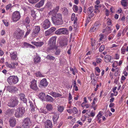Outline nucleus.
Returning <instances> with one entry per match:
<instances>
[{
	"mask_svg": "<svg viewBox=\"0 0 128 128\" xmlns=\"http://www.w3.org/2000/svg\"><path fill=\"white\" fill-rule=\"evenodd\" d=\"M44 43L43 42H32V44L35 46L38 47H41L44 44Z\"/></svg>",
	"mask_w": 128,
	"mask_h": 128,
	"instance_id": "6ab92c4d",
	"label": "nucleus"
},
{
	"mask_svg": "<svg viewBox=\"0 0 128 128\" xmlns=\"http://www.w3.org/2000/svg\"><path fill=\"white\" fill-rule=\"evenodd\" d=\"M20 99L21 100L23 101L24 103H26L27 102V100L25 97L22 98Z\"/></svg>",
	"mask_w": 128,
	"mask_h": 128,
	"instance_id": "e2e57ef3",
	"label": "nucleus"
},
{
	"mask_svg": "<svg viewBox=\"0 0 128 128\" xmlns=\"http://www.w3.org/2000/svg\"><path fill=\"white\" fill-rule=\"evenodd\" d=\"M59 8V6H57L53 10L50 11V13L52 15H53V14H56V13L58 12Z\"/></svg>",
	"mask_w": 128,
	"mask_h": 128,
	"instance_id": "aec40b11",
	"label": "nucleus"
},
{
	"mask_svg": "<svg viewBox=\"0 0 128 128\" xmlns=\"http://www.w3.org/2000/svg\"><path fill=\"white\" fill-rule=\"evenodd\" d=\"M82 11V8L81 7H79L78 8V12L79 14H80Z\"/></svg>",
	"mask_w": 128,
	"mask_h": 128,
	"instance_id": "338daca9",
	"label": "nucleus"
},
{
	"mask_svg": "<svg viewBox=\"0 0 128 128\" xmlns=\"http://www.w3.org/2000/svg\"><path fill=\"white\" fill-rule=\"evenodd\" d=\"M30 18L28 17H27L24 20V22L25 24V23L26 24H28L30 23Z\"/></svg>",
	"mask_w": 128,
	"mask_h": 128,
	"instance_id": "f704fd0d",
	"label": "nucleus"
},
{
	"mask_svg": "<svg viewBox=\"0 0 128 128\" xmlns=\"http://www.w3.org/2000/svg\"><path fill=\"white\" fill-rule=\"evenodd\" d=\"M40 58L39 56H37L34 59V63L36 64L39 62L40 61Z\"/></svg>",
	"mask_w": 128,
	"mask_h": 128,
	"instance_id": "c85d7f7f",
	"label": "nucleus"
},
{
	"mask_svg": "<svg viewBox=\"0 0 128 128\" xmlns=\"http://www.w3.org/2000/svg\"><path fill=\"white\" fill-rule=\"evenodd\" d=\"M26 28L27 29V31L25 36H26L30 33V32L31 30V29L30 28L29 26H27Z\"/></svg>",
	"mask_w": 128,
	"mask_h": 128,
	"instance_id": "e433bc0d",
	"label": "nucleus"
},
{
	"mask_svg": "<svg viewBox=\"0 0 128 128\" xmlns=\"http://www.w3.org/2000/svg\"><path fill=\"white\" fill-rule=\"evenodd\" d=\"M44 0H41L39 3H37L36 5V7L38 8H40L44 4Z\"/></svg>",
	"mask_w": 128,
	"mask_h": 128,
	"instance_id": "5701e85b",
	"label": "nucleus"
},
{
	"mask_svg": "<svg viewBox=\"0 0 128 128\" xmlns=\"http://www.w3.org/2000/svg\"><path fill=\"white\" fill-rule=\"evenodd\" d=\"M75 15L73 13L72 14L71 19L72 21L74 20V23L76 22L77 21V18L76 17L75 18Z\"/></svg>",
	"mask_w": 128,
	"mask_h": 128,
	"instance_id": "473e14b6",
	"label": "nucleus"
},
{
	"mask_svg": "<svg viewBox=\"0 0 128 128\" xmlns=\"http://www.w3.org/2000/svg\"><path fill=\"white\" fill-rule=\"evenodd\" d=\"M102 115L101 114V112L100 111L99 112L98 114L97 115V120H99L100 118L102 116Z\"/></svg>",
	"mask_w": 128,
	"mask_h": 128,
	"instance_id": "5fc2aeb1",
	"label": "nucleus"
},
{
	"mask_svg": "<svg viewBox=\"0 0 128 128\" xmlns=\"http://www.w3.org/2000/svg\"><path fill=\"white\" fill-rule=\"evenodd\" d=\"M31 122L29 118H26L23 121L22 126L24 128H28L29 125L31 124Z\"/></svg>",
	"mask_w": 128,
	"mask_h": 128,
	"instance_id": "9d476101",
	"label": "nucleus"
},
{
	"mask_svg": "<svg viewBox=\"0 0 128 128\" xmlns=\"http://www.w3.org/2000/svg\"><path fill=\"white\" fill-rule=\"evenodd\" d=\"M91 15H90L89 17L87 18V20L86 21V22L88 21V22L89 20H90L92 16H94V14L93 13H92L91 14Z\"/></svg>",
	"mask_w": 128,
	"mask_h": 128,
	"instance_id": "4d7b16f0",
	"label": "nucleus"
},
{
	"mask_svg": "<svg viewBox=\"0 0 128 128\" xmlns=\"http://www.w3.org/2000/svg\"><path fill=\"white\" fill-rule=\"evenodd\" d=\"M5 64L7 67L11 68H12V67L11 64H9L8 62H6L5 63Z\"/></svg>",
	"mask_w": 128,
	"mask_h": 128,
	"instance_id": "6e6d98bb",
	"label": "nucleus"
},
{
	"mask_svg": "<svg viewBox=\"0 0 128 128\" xmlns=\"http://www.w3.org/2000/svg\"><path fill=\"white\" fill-rule=\"evenodd\" d=\"M62 13L64 16H68V11L67 8L65 7L62 8Z\"/></svg>",
	"mask_w": 128,
	"mask_h": 128,
	"instance_id": "412c9836",
	"label": "nucleus"
},
{
	"mask_svg": "<svg viewBox=\"0 0 128 128\" xmlns=\"http://www.w3.org/2000/svg\"><path fill=\"white\" fill-rule=\"evenodd\" d=\"M10 126L12 127H14L16 124V119L14 118L11 117L9 120Z\"/></svg>",
	"mask_w": 128,
	"mask_h": 128,
	"instance_id": "2eb2a0df",
	"label": "nucleus"
},
{
	"mask_svg": "<svg viewBox=\"0 0 128 128\" xmlns=\"http://www.w3.org/2000/svg\"><path fill=\"white\" fill-rule=\"evenodd\" d=\"M46 100L47 101L52 102L53 101V98L50 96L47 95L46 97Z\"/></svg>",
	"mask_w": 128,
	"mask_h": 128,
	"instance_id": "b1692460",
	"label": "nucleus"
},
{
	"mask_svg": "<svg viewBox=\"0 0 128 128\" xmlns=\"http://www.w3.org/2000/svg\"><path fill=\"white\" fill-rule=\"evenodd\" d=\"M68 40H64L61 41L60 42V45L61 46H66L67 45Z\"/></svg>",
	"mask_w": 128,
	"mask_h": 128,
	"instance_id": "393cba45",
	"label": "nucleus"
},
{
	"mask_svg": "<svg viewBox=\"0 0 128 128\" xmlns=\"http://www.w3.org/2000/svg\"><path fill=\"white\" fill-rule=\"evenodd\" d=\"M94 10V8L93 6H90L88 8L87 10L88 13L89 14H90L93 12Z\"/></svg>",
	"mask_w": 128,
	"mask_h": 128,
	"instance_id": "7c9ffc66",
	"label": "nucleus"
},
{
	"mask_svg": "<svg viewBox=\"0 0 128 128\" xmlns=\"http://www.w3.org/2000/svg\"><path fill=\"white\" fill-rule=\"evenodd\" d=\"M127 0H122L121 1V3L122 6L126 7L128 5Z\"/></svg>",
	"mask_w": 128,
	"mask_h": 128,
	"instance_id": "2f4dec72",
	"label": "nucleus"
},
{
	"mask_svg": "<svg viewBox=\"0 0 128 128\" xmlns=\"http://www.w3.org/2000/svg\"><path fill=\"white\" fill-rule=\"evenodd\" d=\"M62 96V95L58 93L54 92L52 96L55 98L60 97Z\"/></svg>",
	"mask_w": 128,
	"mask_h": 128,
	"instance_id": "4c0bfd02",
	"label": "nucleus"
},
{
	"mask_svg": "<svg viewBox=\"0 0 128 128\" xmlns=\"http://www.w3.org/2000/svg\"><path fill=\"white\" fill-rule=\"evenodd\" d=\"M95 43V40H94L92 39L91 41V46H94Z\"/></svg>",
	"mask_w": 128,
	"mask_h": 128,
	"instance_id": "052dcab7",
	"label": "nucleus"
},
{
	"mask_svg": "<svg viewBox=\"0 0 128 128\" xmlns=\"http://www.w3.org/2000/svg\"><path fill=\"white\" fill-rule=\"evenodd\" d=\"M39 0H28L29 2L32 4H34L37 2Z\"/></svg>",
	"mask_w": 128,
	"mask_h": 128,
	"instance_id": "603ef678",
	"label": "nucleus"
},
{
	"mask_svg": "<svg viewBox=\"0 0 128 128\" xmlns=\"http://www.w3.org/2000/svg\"><path fill=\"white\" fill-rule=\"evenodd\" d=\"M20 15L19 12L16 11L14 12L12 16V19L14 22H16L19 20Z\"/></svg>",
	"mask_w": 128,
	"mask_h": 128,
	"instance_id": "6e6552de",
	"label": "nucleus"
},
{
	"mask_svg": "<svg viewBox=\"0 0 128 128\" xmlns=\"http://www.w3.org/2000/svg\"><path fill=\"white\" fill-rule=\"evenodd\" d=\"M58 118V116L57 115H54L53 117V120L54 124H56V121Z\"/></svg>",
	"mask_w": 128,
	"mask_h": 128,
	"instance_id": "72a5a7b5",
	"label": "nucleus"
},
{
	"mask_svg": "<svg viewBox=\"0 0 128 128\" xmlns=\"http://www.w3.org/2000/svg\"><path fill=\"white\" fill-rule=\"evenodd\" d=\"M36 81L35 80H33L31 82L30 88L35 90H36L38 89V87L36 84Z\"/></svg>",
	"mask_w": 128,
	"mask_h": 128,
	"instance_id": "4468645a",
	"label": "nucleus"
},
{
	"mask_svg": "<svg viewBox=\"0 0 128 128\" xmlns=\"http://www.w3.org/2000/svg\"><path fill=\"white\" fill-rule=\"evenodd\" d=\"M72 112L74 114H76L78 112V110L77 108L76 107H74L72 109Z\"/></svg>",
	"mask_w": 128,
	"mask_h": 128,
	"instance_id": "a18cd8bd",
	"label": "nucleus"
},
{
	"mask_svg": "<svg viewBox=\"0 0 128 128\" xmlns=\"http://www.w3.org/2000/svg\"><path fill=\"white\" fill-rule=\"evenodd\" d=\"M45 126L46 128H52V122L49 120L45 122Z\"/></svg>",
	"mask_w": 128,
	"mask_h": 128,
	"instance_id": "f3484780",
	"label": "nucleus"
},
{
	"mask_svg": "<svg viewBox=\"0 0 128 128\" xmlns=\"http://www.w3.org/2000/svg\"><path fill=\"white\" fill-rule=\"evenodd\" d=\"M52 34L49 30H47L46 32H45L44 33V34L46 36H49L51 34Z\"/></svg>",
	"mask_w": 128,
	"mask_h": 128,
	"instance_id": "c03bdc74",
	"label": "nucleus"
},
{
	"mask_svg": "<svg viewBox=\"0 0 128 128\" xmlns=\"http://www.w3.org/2000/svg\"><path fill=\"white\" fill-rule=\"evenodd\" d=\"M40 112L43 113L44 114H46L48 113L47 111L46 110H44L42 108H41L39 110Z\"/></svg>",
	"mask_w": 128,
	"mask_h": 128,
	"instance_id": "37998d69",
	"label": "nucleus"
},
{
	"mask_svg": "<svg viewBox=\"0 0 128 128\" xmlns=\"http://www.w3.org/2000/svg\"><path fill=\"white\" fill-rule=\"evenodd\" d=\"M12 7V5L11 4H10L7 5L6 6V10H8L10 9Z\"/></svg>",
	"mask_w": 128,
	"mask_h": 128,
	"instance_id": "864d4df0",
	"label": "nucleus"
},
{
	"mask_svg": "<svg viewBox=\"0 0 128 128\" xmlns=\"http://www.w3.org/2000/svg\"><path fill=\"white\" fill-rule=\"evenodd\" d=\"M52 6V4L50 2H48L46 3V6L48 7H49Z\"/></svg>",
	"mask_w": 128,
	"mask_h": 128,
	"instance_id": "680f3d73",
	"label": "nucleus"
},
{
	"mask_svg": "<svg viewBox=\"0 0 128 128\" xmlns=\"http://www.w3.org/2000/svg\"><path fill=\"white\" fill-rule=\"evenodd\" d=\"M122 32V31H121V30L120 31L117 36V37H119L121 35Z\"/></svg>",
	"mask_w": 128,
	"mask_h": 128,
	"instance_id": "774afa93",
	"label": "nucleus"
},
{
	"mask_svg": "<svg viewBox=\"0 0 128 128\" xmlns=\"http://www.w3.org/2000/svg\"><path fill=\"white\" fill-rule=\"evenodd\" d=\"M52 20L54 24L55 25H60L63 23L62 14L60 13L56 14L52 17Z\"/></svg>",
	"mask_w": 128,
	"mask_h": 128,
	"instance_id": "f257e3e1",
	"label": "nucleus"
},
{
	"mask_svg": "<svg viewBox=\"0 0 128 128\" xmlns=\"http://www.w3.org/2000/svg\"><path fill=\"white\" fill-rule=\"evenodd\" d=\"M29 102L30 104V108H32L31 110H34V106L32 102L30 100Z\"/></svg>",
	"mask_w": 128,
	"mask_h": 128,
	"instance_id": "58836bf2",
	"label": "nucleus"
},
{
	"mask_svg": "<svg viewBox=\"0 0 128 128\" xmlns=\"http://www.w3.org/2000/svg\"><path fill=\"white\" fill-rule=\"evenodd\" d=\"M10 56L12 60H16L17 59L16 52V51H13L12 49H11L10 50Z\"/></svg>",
	"mask_w": 128,
	"mask_h": 128,
	"instance_id": "f8f14e48",
	"label": "nucleus"
},
{
	"mask_svg": "<svg viewBox=\"0 0 128 128\" xmlns=\"http://www.w3.org/2000/svg\"><path fill=\"white\" fill-rule=\"evenodd\" d=\"M50 22L48 20L46 19L44 20L43 23L42 27L44 29H47L50 26Z\"/></svg>",
	"mask_w": 128,
	"mask_h": 128,
	"instance_id": "9b49d317",
	"label": "nucleus"
},
{
	"mask_svg": "<svg viewBox=\"0 0 128 128\" xmlns=\"http://www.w3.org/2000/svg\"><path fill=\"white\" fill-rule=\"evenodd\" d=\"M24 112V108L23 107H19L16 111L15 115L18 118L22 117L23 116Z\"/></svg>",
	"mask_w": 128,
	"mask_h": 128,
	"instance_id": "423d86ee",
	"label": "nucleus"
},
{
	"mask_svg": "<svg viewBox=\"0 0 128 128\" xmlns=\"http://www.w3.org/2000/svg\"><path fill=\"white\" fill-rule=\"evenodd\" d=\"M96 112H93L92 110V111L90 113V115H89V116L90 117H93L95 114Z\"/></svg>",
	"mask_w": 128,
	"mask_h": 128,
	"instance_id": "8fccbe9b",
	"label": "nucleus"
},
{
	"mask_svg": "<svg viewBox=\"0 0 128 128\" xmlns=\"http://www.w3.org/2000/svg\"><path fill=\"white\" fill-rule=\"evenodd\" d=\"M119 79V77H118L117 78H116L114 80V83H116V84H117L118 83V80Z\"/></svg>",
	"mask_w": 128,
	"mask_h": 128,
	"instance_id": "69168bd1",
	"label": "nucleus"
},
{
	"mask_svg": "<svg viewBox=\"0 0 128 128\" xmlns=\"http://www.w3.org/2000/svg\"><path fill=\"white\" fill-rule=\"evenodd\" d=\"M47 59L49 60H56L55 58L53 56H51L50 54L48 55L46 57Z\"/></svg>",
	"mask_w": 128,
	"mask_h": 128,
	"instance_id": "cd10ccee",
	"label": "nucleus"
},
{
	"mask_svg": "<svg viewBox=\"0 0 128 128\" xmlns=\"http://www.w3.org/2000/svg\"><path fill=\"white\" fill-rule=\"evenodd\" d=\"M56 30V28L54 27H52L50 29H49L52 34Z\"/></svg>",
	"mask_w": 128,
	"mask_h": 128,
	"instance_id": "09e8293b",
	"label": "nucleus"
},
{
	"mask_svg": "<svg viewBox=\"0 0 128 128\" xmlns=\"http://www.w3.org/2000/svg\"><path fill=\"white\" fill-rule=\"evenodd\" d=\"M36 77H44L43 75H42L41 73L40 72H36Z\"/></svg>",
	"mask_w": 128,
	"mask_h": 128,
	"instance_id": "a19ab883",
	"label": "nucleus"
},
{
	"mask_svg": "<svg viewBox=\"0 0 128 128\" xmlns=\"http://www.w3.org/2000/svg\"><path fill=\"white\" fill-rule=\"evenodd\" d=\"M46 107L48 111H51L52 109L53 108L52 104H48L46 106Z\"/></svg>",
	"mask_w": 128,
	"mask_h": 128,
	"instance_id": "c756f323",
	"label": "nucleus"
},
{
	"mask_svg": "<svg viewBox=\"0 0 128 128\" xmlns=\"http://www.w3.org/2000/svg\"><path fill=\"white\" fill-rule=\"evenodd\" d=\"M55 34L58 35L67 34H68V31L66 28H60L57 30L55 32Z\"/></svg>",
	"mask_w": 128,
	"mask_h": 128,
	"instance_id": "0eeeda50",
	"label": "nucleus"
},
{
	"mask_svg": "<svg viewBox=\"0 0 128 128\" xmlns=\"http://www.w3.org/2000/svg\"><path fill=\"white\" fill-rule=\"evenodd\" d=\"M111 58V56L109 55H106L104 58V60L105 62H110V60Z\"/></svg>",
	"mask_w": 128,
	"mask_h": 128,
	"instance_id": "bb28decb",
	"label": "nucleus"
},
{
	"mask_svg": "<svg viewBox=\"0 0 128 128\" xmlns=\"http://www.w3.org/2000/svg\"><path fill=\"white\" fill-rule=\"evenodd\" d=\"M56 38L54 36L52 37L48 41V44L50 50L56 48Z\"/></svg>",
	"mask_w": 128,
	"mask_h": 128,
	"instance_id": "f03ea898",
	"label": "nucleus"
},
{
	"mask_svg": "<svg viewBox=\"0 0 128 128\" xmlns=\"http://www.w3.org/2000/svg\"><path fill=\"white\" fill-rule=\"evenodd\" d=\"M11 65L12 67V68H16V66H17L18 65V62H12L11 63Z\"/></svg>",
	"mask_w": 128,
	"mask_h": 128,
	"instance_id": "ea45409f",
	"label": "nucleus"
},
{
	"mask_svg": "<svg viewBox=\"0 0 128 128\" xmlns=\"http://www.w3.org/2000/svg\"><path fill=\"white\" fill-rule=\"evenodd\" d=\"M92 80L91 83L94 86L95 85V84L96 83V80L95 79L93 78V79L91 80Z\"/></svg>",
	"mask_w": 128,
	"mask_h": 128,
	"instance_id": "13d9d810",
	"label": "nucleus"
},
{
	"mask_svg": "<svg viewBox=\"0 0 128 128\" xmlns=\"http://www.w3.org/2000/svg\"><path fill=\"white\" fill-rule=\"evenodd\" d=\"M40 30V28L39 26H37L34 27L32 30V34L34 36H37Z\"/></svg>",
	"mask_w": 128,
	"mask_h": 128,
	"instance_id": "1a4fd4ad",
	"label": "nucleus"
},
{
	"mask_svg": "<svg viewBox=\"0 0 128 128\" xmlns=\"http://www.w3.org/2000/svg\"><path fill=\"white\" fill-rule=\"evenodd\" d=\"M60 49L56 48V52L55 53V54L56 55H58L60 54Z\"/></svg>",
	"mask_w": 128,
	"mask_h": 128,
	"instance_id": "49530a36",
	"label": "nucleus"
},
{
	"mask_svg": "<svg viewBox=\"0 0 128 128\" xmlns=\"http://www.w3.org/2000/svg\"><path fill=\"white\" fill-rule=\"evenodd\" d=\"M73 9L74 12H77L78 11V6L75 5H74L73 6Z\"/></svg>",
	"mask_w": 128,
	"mask_h": 128,
	"instance_id": "79ce46f5",
	"label": "nucleus"
},
{
	"mask_svg": "<svg viewBox=\"0 0 128 128\" xmlns=\"http://www.w3.org/2000/svg\"><path fill=\"white\" fill-rule=\"evenodd\" d=\"M24 30L20 28H18L14 33V36L17 39H21L24 36Z\"/></svg>",
	"mask_w": 128,
	"mask_h": 128,
	"instance_id": "7ed1b4c3",
	"label": "nucleus"
},
{
	"mask_svg": "<svg viewBox=\"0 0 128 128\" xmlns=\"http://www.w3.org/2000/svg\"><path fill=\"white\" fill-rule=\"evenodd\" d=\"M111 27L107 26L103 31V32H107L108 33H111Z\"/></svg>",
	"mask_w": 128,
	"mask_h": 128,
	"instance_id": "4be33fe9",
	"label": "nucleus"
},
{
	"mask_svg": "<svg viewBox=\"0 0 128 128\" xmlns=\"http://www.w3.org/2000/svg\"><path fill=\"white\" fill-rule=\"evenodd\" d=\"M101 25V24L100 22H96L94 24V26L90 29V31L91 32H92L94 31L95 30H97Z\"/></svg>",
	"mask_w": 128,
	"mask_h": 128,
	"instance_id": "ddd939ff",
	"label": "nucleus"
},
{
	"mask_svg": "<svg viewBox=\"0 0 128 128\" xmlns=\"http://www.w3.org/2000/svg\"><path fill=\"white\" fill-rule=\"evenodd\" d=\"M96 60L97 63H99L101 62L102 60L100 58H98L96 59Z\"/></svg>",
	"mask_w": 128,
	"mask_h": 128,
	"instance_id": "0e129e2a",
	"label": "nucleus"
},
{
	"mask_svg": "<svg viewBox=\"0 0 128 128\" xmlns=\"http://www.w3.org/2000/svg\"><path fill=\"white\" fill-rule=\"evenodd\" d=\"M104 45H101L99 48L100 52H102L104 50Z\"/></svg>",
	"mask_w": 128,
	"mask_h": 128,
	"instance_id": "3c124183",
	"label": "nucleus"
},
{
	"mask_svg": "<svg viewBox=\"0 0 128 128\" xmlns=\"http://www.w3.org/2000/svg\"><path fill=\"white\" fill-rule=\"evenodd\" d=\"M48 84V82L45 78H44L42 79L40 82V85L42 86H46Z\"/></svg>",
	"mask_w": 128,
	"mask_h": 128,
	"instance_id": "a211bd4d",
	"label": "nucleus"
},
{
	"mask_svg": "<svg viewBox=\"0 0 128 128\" xmlns=\"http://www.w3.org/2000/svg\"><path fill=\"white\" fill-rule=\"evenodd\" d=\"M18 102L17 98H14L11 99L10 102L8 103V106L11 107H14L16 106Z\"/></svg>",
	"mask_w": 128,
	"mask_h": 128,
	"instance_id": "39448f33",
	"label": "nucleus"
},
{
	"mask_svg": "<svg viewBox=\"0 0 128 128\" xmlns=\"http://www.w3.org/2000/svg\"><path fill=\"white\" fill-rule=\"evenodd\" d=\"M38 96L42 100L44 99L46 97L45 93L42 92L40 93L39 94Z\"/></svg>",
	"mask_w": 128,
	"mask_h": 128,
	"instance_id": "a878e982",
	"label": "nucleus"
},
{
	"mask_svg": "<svg viewBox=\"0 0 128 128\" xmlns=\"http://www.w3.org/2000/svg\"><path fill=\"white\" fill-rule=\"evenodd\" d=\"M6 40L4 39H2L1 40H0V44L1 45L2 44H4L6 42Z\"/></svg>",
	"mask_w": 128,
	"mask_h": 128,
	"instance_id": "bf43d9fd",
	"label": "nucleus"
},
{
	"mask_svg": "<svg viewBox=\"0 0 128 128\" xmlns=\"http://www.w3.org/2000/svg\"><path fill=\"white\" fill-rule=\"evenodd\" d=\"M64 109V107L62 106H60L58 107V110L60 112H62Z\"/></svg>",
	"mask_w": 128,
	"mask_h": 128,
	"instance_id": "c9c22d12",
	"label": "nucleus"
},
{
	"mask_svg": "<svg viewBox=\"0 0 128 128\" xmlns=\"http://www.w3.org/2000/svg\"><path fill=\"white\" fill-rule=\"evenodd\" d=\"M112 115V114L108 111H107L104 114V116L106 117H107L108 115H109V116H110Z\"/></svg>",
	"mask_w": 128,
	"mask_h": 128,
	"instance_id": "de8ad7c7",
	"label": "nucleus"
},
{
	"mask_svg": "<svg viewBox=\"0 0 128 128\" xmlns=\"http://www.w3.org/2000/svg\"><path fill=\"white\" fill-rule=\"evenodd\" d=\"M7 90L10 92H14L18 90V88L14 86H8L6 87Z\"/></svg>",
	"mask_w": 128,
	"mask_h": 128,
	"instance_id": "dca6fc26",
	"label": "nucleus"
},
{
	"mask_svg": "<svg viewBox=\"0 0 128 128\" xmlns=\"http://www.w3.org/2000/svg\"><path fill=\"white\" fill-rule=\"evenodd\" d=\"M7 81L10 84H16L18 82V79L16 76H10L7 78Z\"/></svg>",
	"mask_w": 128,
	"mask_h": 128,
	"instance_id": "20e7f679",
	"label": "nucleus"
}]
</instances>
